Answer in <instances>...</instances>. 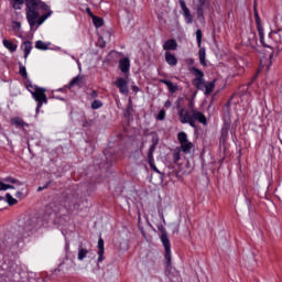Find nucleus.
<instances>
[{
  "mask_svg": "<svg viewBox=\"0 0 282 282\" xmlns=\"http://www.w3.org/2000/svg\"><path fill=\"white\" fill-rule=\"evenodd\" d=\"M23 3L26 6V21L31 30H36L39 25H43L52 17L50 6L41 0H13L12 8L14 10H21Z\"/></svg>",
  "mask_w": 282,
  "mask_h": 282,
  "instance_id": "nucleus-1",
  "label": "nucleus"
},
{
  "mask_svg": "<svg viewBox=\"0 0 282 282\" xmlns=\"http://www.w3.org/2000/svg\"><path fill=\"white\" fill-rule=\"evenodd\" d=\"M189 111L185 107L177 106L178 118L182 124H189L195 129V122H199L200 124H207L206 116L195 109V102L193 100L189 101Z\"/></svg>",
  "mask_w": 282,
  "mask_h": 282,
  "instance_id": "nucleus-2",
  "label": "nucleus"
},
{
  "mask_svg": "<svg viewBox=\"0 0 282 282\" xmlns=\"http://www.w3.org/2000/svg\"><path fill=\"white\" fill-rule=\"evenodd\" d=\"M158 144H160V139L158 135L152 137V144L148 152V163L151 166L152 171H155V173H160V170H158V166H155V160L153 159V153H155V149H158Z\"/></svg>",
  "mask_w": 282,
  "mask_h": 282,
  "instance_id": "nucleus-3",
  "label": "nucleus"
},
{
  "mask_svg": "<svg viewBox=\"0 0 282 282\" xmlns=\"http://www.w3.org/2000/svg\"><path fill=\"white\" fill-rule=\"evenodd\" d=\"M32 96L37 102L36 113H39L41 107H43V102L44 105H47V95H45L44 88H35V90L32 93Z\"/></svg>",
  "mask_w": 282,
  "mask_h": 282,
  "instance_id": "nucleus-4",
  "label": "nucleus"
},
{
  "mask_svg": "<svg viewBox=\"0 0 282 282\" xmlns=\"http://www.w3.org/2000/svg\"><path fill=\"white\" fill-rule=\"evenodd\" d=\"M161 241L165 248V261L167 268H171V240H169V235L163 231L161 235Z\"/></svg>",
  "mask_w": 282,
  "mask_h": 282,
  "instance_id": "nucleus-5",
  "label": "nucleus"
},
{
  "mask_svg": "<svg viewBox=\"0 0 282 282\" xmlns=\"http://www.w3.org/2000/svg\"><path fill=\"white\" fill-rule=\"evenodd\" d=\"M193 72L196 76V78L193 80L194 87H196V89L204 90L206 87V80H204V72L195 67L193 68Z\"/></svg>",
  "mask_w": 282,
  "mask_h": 282,
  "instance_id": "nucleus-6",
  "label": "nucleus"
},
{
  "mask_svg": "<svg viewBox=\"0 0 282 282\" xmlns=\"http://www.w3.org/2000/svg\"><path fill=\"white\" fill-rule=\"evenodd\" d=\"M40 226H41V219L31 218L25 221L24 230H25V232H32V230H36V228H40Z\"/></svg>",
  "mask_w": 282,
  "mask_h": 282,
  "instance_id": "nucleus-7",
  "label": "nucleus"
},
{
  "mask_svg": "<svg viewBox=\"0 0 282 282\" xmlns=\"http://www.w3.org/2000/svg\"><path fill=\"white\" fill-rule=\"evenodd\" d=\"M113 85L118 87L120 94H123V95L129 94V83L124 78L118 77L117 80L113 83Z\"/></svg>",
  "mask_w": 282,
  "mask_h": 282,
  "instance_id": "nucleus-8",
  "label": "nucleus"
},
{
  "mask_svg": "<svg viewBox=\"0 0 282 282\" xmlns=\"http://www.w3.org/2000/svg\"><path fill=\"white\" fill-rule=\"evenodd\" d=\"M180 6L187 22L193 23V17L191 15V10H188V7H186V2H184V0H180Z\"/></svg>",
  "mask_w": 282,
  "mask_h": 282,
  "instance_id": "nucleus-9",
  "label": "nucleus"
},
{
  "mask_svg": "<svg viewBox=\"0 0 282 282\" xmlns=\"http://www.w3.org/2000/svg\"><path fill=\"white\" fill-rule=\"evenodd\" d=\"M104 254H105V240H102V238H99V240H98V263H102Z\"/></svg>",
  "mask_w": 282,
  "mask_h": 282,
  "instance_id": "nucleus-10",
  "label": "nucleus"
},
{
  "mask_svg": "<svg viewBox=\"0 0 282 282\" xmlns=\"http://www.w3.org/2000/svg\"><path fill=\"white\" fill-rule=\"evenodd\" d=\"M119 67L121 72H123V74H127V72H129V67H131V62L129 61V57L119 61Z\"/></svg>",
  "mask_w": 282,
  "mask_h": 282,
  "instance_id": "nucleus-11",
  "label": "nucleus"
},
{
  "mask_svg": "<svg viewBox=\"0 0 282 282\" xmlns=\"http://www.w3.org/2000/svg\"><path fill=\"white\" fill-rule=\"evenodd\" d=\"M21 50L24 51V58L28 59V56H30V52H32V42H23L21 45Z\"/></svg>",
  "mask_w": 282,
  "mask_h": 282,
  "instance_id": "nucleus-12",
  "label": "nucleus"
},
{
  "mask_svg": "<svg viewBox=\"0 0 282 282\" xmlns=\"http://www.w3.org/2000/svg\"><path fill=\"white\" fill-rule=\"evenodd\" d=\"M165 61L167 65H172V66L177 65V57H175V55H173L171 52L165 53Z\"/></svg>",
  "mask_w": 282,
  "mask_h": 282,
  "instance_id": "nucleus-13",
  "label": "nucleus"
},
{
  "mask_svg": "<svg viewBox=\"0 0 282 282\" xmlns=\"http://www.w3.org/2000/svg\"><path fill=\"white\" fill-rule=\"evenodd\" d=\"M163 50L169 51H175L177 50V42L175 40H167L165 44L163 45Z\"/></svg>",
  "mask_w": 282,
  "mask_h": 282,
  "instance_id": "nucleus-14",
  "label": "nucleus"
},
{
  "mask_svg": "<svg viewBox=\"0 0 282 282\" xmlns=\"http://www.w3.org/2000/svg\"><path fill=\"white\" fill-rule=\"evenodd\" d=\"M160 83H162L163 85H166L169 91H171V94H175V91H177V86H175L171 80L167 79H160Z\"/></svg>",
  "mask_w": 282,
  "mask_h": 282,
  "instance_id": "nucleus-15",
  "label": "nucleus"
},
{
  "mask_svg": "<svg viewBox=\"0 0 282 282\" xmlns=\"http://www.w3.org/2000/svg\"><path fill=\"white\" fill-rule=\"evenodd\" d=\"M256 23H257V30L260 36V41L262 45H265V43H263V25H261V18H256Z\"/></svg>",
  "mask_w": 282,
  "mask_h": 282,
  "instance_id": "nucleus-16",
  "label": "nucleus"
},
{
  "mask_svg": "<svg viewBox=\"0 0 282 282\" xmlns=\"http://www.w3.org/2000/svg\"><path fill=\"white\" fill-rule=\"evenodd\" d=\"M198 56H199V63L200 65H203L204 67H206V48L205 47H200L198 51Z\"/></svg>",
  "mask_w": 282,
  "mask_h": 282,
  "instance_id": "nucleus-17",
  "label": "nucleus"
},
{
  "mask_svg": "<svg viewBox=\"0 0 282 282\" xmlns=\"http://www.w3.org/2000/svg\"><path fill=\"white\" fill-rule=\"evenodd\" d=\"M3 45L7 50H9V52L14 53V51L17 50V44H14V42L10 41V40H3Z\"/></svg>",
  "mask_w": 282,
  "mask_h": 282,
  "instance_id": "nucleus-18",
  "label": "nucleus"
},
{
  "mask_svg": "<svg viewBox=\"0 0 282 282\" xmlns=\"http://www.w3.org/2000/svg\"><path fill=\"white\" fill-rule=\"evenodd\" d=\"M195 145L193 144V142L187 141L181 144V150L183 151V153H191Z\"/></svg>",
  "mask_w": 282,
  "mask_h": 282,
  "instance_id": "nucleus-19",
  "label": "nucleus"
},
{
  "mask_svg": "<svg viewBox=\"0 0 282 282\" xmlns=\"http://www.w3.org/2000/svg\"><path fill=\"white\" fill-rule=\"evenodd\" d=\"M214 90H215V80L205 84V95L206 96H209V94H213Z\"/></svg>",
  "mask_w": 282,
  "mask_h": 282,
  "instance_id": "nucleus-20",
  "label": "nucleus"
},
{
  "mask_svg": "<svg viewBox=\"0 0 282 282\" xmlns=\"http://www.w3.org/2000/svg\"><path fill=\"white\" fill-rule=\"evenodd\" d=\"M93 23H94L95 28H102L104 20L100 17L93 15Z\"/></svg>",
  "mask_w": 282,
  "mask_h": 282,
  "instance_id": "nucleus-21",
  "label": "nucleus"
},
{
  "mask_svg": "<svg viewBox=\"0 0 282 282\" xmlns=\"http://www.w3.org/2000/svg\"><path fill=\"white\" fill-rule=\"evenodd\" d=\"M74 85H77L78 87H83V77H80V76L74 77L73 80L70 82L69 86L74 87Z\"/></svg>",
  "mask_w": 282,
  "mask_h": 282,
  "instance_id": "nucleus-22",
  "label": "nucleus"
},
{
  "mask_svg": "<svg viewBox=\"0 0 282 282\" xmlns=\"http://www.w3.org/2000/svg\"><path fill=\"white\" fill-rule=\"evenodd\" d=\"M11 124H14V127H25V122L19 117L11 119Z\"/></svg>",
  "mask_w": 282,
  "mask_h": 282,
  "instance_id": "nucleus-23",
  "label": "nucleus"
},
{
  "mask_svg": "<svg viewBox=\"0 0 282 282\" xmlns=\"http://www.w3.org/2000/svg\"><path fill=\"white\" fill-rule=\"evenodd\" d=\"M177 138H178L180 144H184V143L188 142V135L186 134V132H180L177 134Z\"/></svg>",
  "mask_w": 282,
  "mask_h": 282,
  "instance_id": "nucleus-24",
  "label": "nucleus"
},
{
  "mask_svg": "<svg viewBox=\"0 0 282 282\" xmlns=\"http://www.w3.org/2000/svg\"><path fill=\"white\" fill-rule=\"evenodd\" d=\"M87 254H89V250H87L85 248H79V250H78V260L83 261V259H85V257H87Z\"/></svg>",
  "mask_w": 282,
  "mask_h": 282,
  "instance_id": "nucleus-25",
  "label": "nucleus"
},
{
  "mask_svg": "<svg viewBox=\"0 0 282 282\" xmlns=\"http://www.w3.org/2000/svg\"><path fill=\"white\" fill-rule=\"evenodd\" d=\"M7 203L9 204V206H14V204H18V200L12 197V195L7 194Z\"/></svg>",
  "mask_w": 282,
  "mask_h": 282,
  "instance_id": "nucleus-26",
  "label": "nucleus"
},
{
  "mask_svg": "<svg viewBox=\"0 0 282 282\" xmlns=\"http://www.w3.org/2000/svg\"><path fill=\"white\" fill-rule=\"evenodd\" d=\"M35 47L36 50H47V45L41 40L35 43Z\"/></svg>",
  "mask_w": 282,
  "mask_h": 282,
  "instance_id": "nucleus-27",
  "label": "nucleus"
},
{
  "mask_svg": "<svg viewBox=\"0 0 282 282\" xmlns=\"http://www.w3.org/2000/svg\"><path fill=\"white\" fill-rule=\"evenodd\" d=\"M10 188H14V186L6 184L2 181H0V191H8Z\"/></svg>",
  "mask_w": 282,
  "mask_h": 282,
  "instance_id": "nucleus-28",
  "label": "nucleus"
},
{
  "mask_svg": "<svg viewBox=\"0 0 282 282\" xmlns=\"http://www.w3.org/2000/svg\"><path fill=\"white\" fill-rule=\"evenodd\" d=\"M196 41L198 43V47H202V30L196 31Z\"/></svg>",
  "mask_w": 282,
  "mask_h": 282,
  "instance_id": "nucleus-29",
  "label": "nucleus"
},
{
  "mask_svg": "<svg viewBox=\"0 0 282 282\" xmlns=\"http://www.w3.org/2000/svg\"><path fill=\"white\" fill-rule=\"evenodd\" d=\"M12 29L15 30V32H19V30H21V22L13 21Z\"/></svg>",
  "mask_w": 282,
  "mask_h": 282,
  "instance_id": "nucleus-30",
  "label": "nucleus"
},
{
  "mask_svg": "<svg viewBox=\"0 0 282 282\" xmlns=\"http://www.w3.org/2000/svg\"><path fill=\"white\" fill-rule=\"evenodd\" d=\"M20 74L23 78H28V70L25 69V66H20Z\"/></svg>",
  "mask_w": 282,
  "mask_h": 282,
  "instance_id": "nucleus-31",
  "label": "nucleus"
},
{
  "mask_svg": "<svg viewBox=\"0 0 282 282\" xmlns=\"http://www.w3.org/2000/svg\"><path fill=\"white\" fill-rule=\"evenodd\" d=\"M91 107L94 109H100V107H102V102H100L99 100H95L93 101Z\"/></svg>",
  "mask_w": 282,
  "mask_h": 282,
  "instance_id": "nucleus-32",
  "label": "nucleus"
},
{
  "mask_svg": "<svg viewBox=\"0 0 282 282\" xmlns=\"http://www.w3.org/2000/svg\"><path fill=\"white\" fill-rule=\"evenodd\" d=\"M165 117H166V111L160 110L158 115V120H164Z\"/></svg>",
  "mask_w": 282,
  "mask_h": 282,
  "instance_id": "nucleus-33",
  "label": "nucleus"
},
{
  "mask_svg": "<svg viewBox=\"0 0 282 282\" xmlns=\"http://www.w3.org/2000/svg\"><path fill=\"white\" fill-rule=\"evenodd\" d=\"M97 45H98V47H105L107 45V43L105 42V40L102 37H99Z\"/></svg>",
  "mask_w": 282,
  "mask_h": 282,
  "instance_id": "nucleus-34",
  "label": "nucleus"
},
{
  "mask_svg": "<svg viewBox=\"0 0 282 282\" xmlns=\"http://www.w3.org/2000/svg\"><path fill=\"white\" fill-rule=\"evenodd\" d=\"M4 182H9L10 184H17L18 181L12 177H7L4 178Z\"/></svg>",
  "mask_w": 282,
  "mask_h": 282,
  "instance_id": "nucleus-35",
  "label": "nucleus"
},
{
  "mask_svg": "<svg viewBox=\"0 0 282 282\" xmlns=\"http://www.w3.org/2000/svg\"><path fill=\"white\" fill-rule=\"evenodd\" d=\"M50 184H51V182H47V183L45 184V186H43V187L40 186V187L37 188V192L41 193V191H45V188H47V187L50 186Z\"/></svg>",
  "mask_w": 282,
  "mask_h": 282,
  "instance_id": "nucleus-36",
  "label": "nucleus"
},
{
  "mask_svg": "<svg viewBox=\"0 0 282 282\" xmlns=\"http://www.w3.org/2000/svg\"><path fill=\"white\" fill-rule=\"evenodd\" d=\"M86 13L88 14V17H91V19H94V13L91 12V9L90 8H87L86 9Z\"/></svg>",
  "mask_w": 282,
  "mask_h": 282,
  "instance_id": "nucleus-37",
  "label": "nucleus"
},
{
  "mask_svg": "<svg viewBox=\"0 0 282 282\" xmlns=\"http://www.w3.org/2000/svg\"><path fill=\"white\" fill-rule=\"evenodd\" d=\"M198 2H199L200 8H203V6H206V0H198Z\"/></svg>",
  "mask_w": 282,
  "mask_h": 282,
  "instance_id": "nucleus-38",
  "label": "nucleus"
},
{
  "mask_svg": "<svg viewBox=\"0 0 282 282\" xmlns=\"http://www.w3.org/2000/svg\"><path fill=\"white\" fill-rule=\"evenodd\" d=\"M259 19V11H257V7H254V19Z\"/></svg>",
  "mask_w": 282,
  "mask_h": 282,
  "instance_id": "nucleus-39",
  "label": "nucleus"
},
{
  "mask_svg": "<svg viewBox=\"0 0 282 282\" xmlns=\"http://www.w3.org/2000/svg\"><path fill=\"white\" fill-rule=\"evenodd\" d=\"M177 160H180V153L174 154V162H177Z\"/></svg>",
  "mask_w": 282,
  "mask_h": 282,
  "instance_id": "nucleus-40",
  "label": "nucleus"
},
{
  "mask_svg": "<svg viewBox=\"0 0 282 282\" xmlns=\"http://www.w3.org/2000/svg\"><path fill=\"white\" fill-rule=\"evenodd\" d=\"M91 97H93V98L98 97V93H97L96 90H93V93H91Z\"/></svg>",
  "mask_w": 282,
  "mask_h": 282,
  "instance_id": "nucleus-41",
  "label": "nucleus"
},
{
  "mask_svg": "<svg viewBox=\"0 0 282 282\" xmlns=\"http://www.w3.org/2000/svg\"><path fill=\"white\" fill-rule=\"evenodd\" d=\"M165 107H171V101L170 100H167L166 102H165Z\"/></svg>",
  "mask_w": 282,
  "mask_h": 282,
  "instance_id": "nucleus-42",
  "label": "nucleus"
},
{
  "mask_svg": "<svg viewBox=\"0 0 282 282\" xmlns=\"http://www.w3.org/2000/svg\"><path fill=\"white\" fill-rule=\"evenodd\" d=\"M132 89H133V91H138L139 90L138 86H133Z\"/></svg>",
  "mask_w": 282,
  "mask_h": 282,
  "instance_id": "nucleus-43",
  "label": "nucleus"
},
{
  "mask_svg": "<svg viewBox=\"0 0 282 282\" xmlns=\"http://www.w3.org/2000/svg\"><path fill=\"white\" fill-rule=\"evenodd\" d=\"M21 195H23V193H21V192L17 193V197H21Z\"/></svg>",
  "mask_w": 282,
  "mask_h": 282,
  "instance_id": "nucleus-44",
  "label": "nucleus"
},
{
  "mask_svg": "<svg viewBox=\"0 0 282 282\" xmlns=\"http://www.w3.org/2000/svg\"><path fill=\"white\" fill-rule=\"evenodd\" d=\"M161 217L163 219V223L165 224L166 220H164V214H161Z\"/></svg>",
  "mask_w": 282,
  "mask_h": 282,
  "instance_id": "nucleus-45",
  "label": "nucleus"
},
{
  "mask_svg": "<svg viewBox=\"0 0 282 282\" xmlns=\"http://www.w3.org/2000/svg\"><path fill=\"white\" fill-rule=\"evenodd\" d=\"M3 200V196H0V202Z\"/></svg>",
  "mask_w": 282,
  "mask_h": 282,
  "instance_id": "nucleus-46",
  "label": "nucleus"
},
{
  "mask_svg": "<svg viewBox=\"0 0 282 282\" xmlns=\"http://www.w3.org/2000/svg\"><path fill=\"white\" fill-rule=\"evenodd\" d=\"M131 109V106H128V110Z\"/></svg>",
  "mask_w": 282,
  "mask_h": 282,
  "instance_id": "nucleus-47",
  "label": "nucleus"
}]
</instances>
